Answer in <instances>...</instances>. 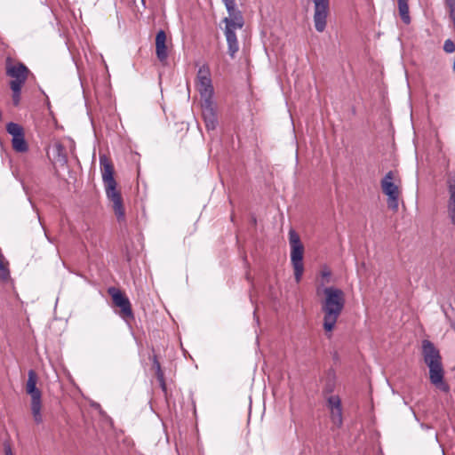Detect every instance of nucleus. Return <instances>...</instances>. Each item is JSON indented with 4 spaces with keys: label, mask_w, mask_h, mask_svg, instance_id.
Masks as SVG:
<instances>
[{
    "label": "nucleus",
    "mask_w": 455,
    "mask_h": 455,
    "mask_svg": "<svg viewBox=\"0 0 455 455\" xmlns=\"http://www.w3.org/2000/svg\"><path fill=\"white\" fill-rule=\"evenodd\" d=\"M316 294L323 295L321 308L323 313V326L325 331L331 332L345 307V293L336 286L317 287Z\"/></svg>",
    "instance_id": "obj_1"
},
{
    "label": "nucleus",
    "mask_w": 455,
    "mask_h": 455,
    "mask_svg": "<svg viewBox=\"0 0 455 455\" xmlns=\"http://www.w3.org/2000/svg\"><path fill=\"white\" fill-rule=\"evenodd\" d=\"M422 355L424 363L429 370L430 383L437 389L448 393L450 387L444 380L442 356L437 347L428 339L422 341Z\"/></svg>",
    "instance_id": "obj_2"
},
{
    "label": "nucleus",
    "mask_w": 455,
    "mask_h": 455,
    "mask_svg": "<svg viewBox=\"0 0 455 455\" xmlns=\"http://www.w3.org/2000/svg\"><path fill=\"white\" fill-rule=\"evenodd\" d=\"M100 165L102 181L107 198L112 203V208L118 221L124 220V208L117 183L114 178V167L110 160L105 156H100Z\"/></svg>",
    "instance_id": "obj_3"
},
{
    "label": "nucleus",
    "mask_w": 455,
    "mask_h": 455,
    "mask_svg": "<svg viewBox=\"0 0 455 455\" xmlns=\"http://www.w3.org/2000/svg\"><path fill=\"white\" fill-rule=\"evenodd\" d=\"M289 243L291 246V262L294 269V277L296 282L299 283L304 272V247L299 235L294 229H291L289 231Z\"/></svg>",
    "instance_id": "obj_4"
},
{
    "label": "nucleus",
    "mask_w": 455,
    "mask_h": 455,
    "mask_svg": "<svg viewBox=\"0 0 455 455\" xmlns=\"http://www.w3.org/2000/svg\"><path fill=\"white\" fill-rule=\"evenodd\" d=\"M382 192L387 196V207L393 212H397L399 207L400 189L394 182V172L389 171L380 182Z\"/></svg>",
    "instance_id": "obj_5"
},
{
    "label": "nucleus",
    "mask_w": 455,
    "mask_h": 455,
    "mask_svg": "<svg viewBox=\"0 0 455 455\" xmlns=\"http://www.w3.org/2000/svg\"><path fill=\"white\" fill-rule=\"evenodd\" d=\"M223 22L225 23L224 33L228 44V54L231 58H234L239 50L236 30L241 29L243 27L244 20L243 18H240L239 20L231 18H224Z\"/></svg>",
    "instance_id": "obj_6"
},
{
    "label": "nucleus",
    "mask_w": 455,
    "mask_h": 455,
    "mask_svg": "<svg viewBox=\"0 0 455 455\" xmlns=\"http://www.w3.org/2000/svg\"><path fill=\"white\" fill-rule=\"evenodd\" d=\"M196 88L200 93L202 101L213 100L214 90L212 82L211 71L208 65L204 64L197 71Z\"/></svg>",
    "instance_id": "obj_7"
},
{
    "label": "nucleus",
    "mask_w": 455,
    "mask_h": 455,
    "mask_svg": "<svg viewBox=\"0 0 455 455\" xmlns=\"http://www.w3.org/2000/svg\"><path fill=\"white\" fill-rule=\"evenodd\" d=\"M6 131L12 136V146L16 152L25 153L28 150L24 129L21 125L10 122L6 125Z\"/></svg>",
    "instance_id": "obj_8"
},
{
    "label": "nucleus",
    "mask_w": 455,
    "mask_h": 455,
    "mask_svg": "<svg viewBox=\"0 0 455 455\" xmlns=\"http://www.w3.org/2000/svg\"><path fill=\"white\" fill-rule=\"evenodd\" d=\"M108 291L114 304L120 308V315L124 319H133L134 315L129 299L117 288L110 287Z\"/></svg>",
    "instance_id": "obj_9"
},
{
    "label": "nucleus",
    "mask_w": 455,
    "mask_h": 455,
    "mask_svg": "<svg viewBox=\"0 0 455 455\" xmlns=\"http://www.w3.org/2000/svg\"><path fill=\"white\" fill-rule=\"evenodd\" d=\"M29 73L28 68L22 63L11 64L7 62L6 74L12 78L10 86L18 84L19 87H22L28 78Z\"/></svg>",
    "instance_id": "obj_10"
},
{
    "label": "nucleus",
    "mask_w": 455,
    "mask_h": 455,
    "mask_svg": "<svg viewBox=\"0 0 455 455\" xmlns=\"http://www.w3.org/2000/svg\"><path fill=\"white\" fill-rule=\"evenodd\" d=\"M326 406L332 424L338 428L341 427L343 424V410L339 396L336 395L328 396Z\"/></svg>",
    "instance_id": "obj_11"
},
{
    "label": "nucleus",
    "mask_w": 455,
    "mask_h": 455,
    "mask_svg": "<svg viewBox=\"0 0 455 455\" xmlns=\"http://www.w3.org/2000/svg\"><path fill=\"white\" fill-rule=\"evenodd\" d=\"M201 107L207 130H214L218 124L214 100L202 101Z\"/></svg>",
    "instance_id": "obj_12"
},
{
    "label": "nucleus",
    "mask_w": 455,
    "mask_h": 455,
    "mask_svg": "<svg viewBox=\"0 0 455 455\" xmlns=\"http://www.w3.org/2000/svg\"><path fill=\"white\" fill-rule=\"evenodd\" d=\"M166 35L164 30H159L156 36V53L157 59L164 63L168 58V51L166 47Z\"/></svg>",
    "instance_id": "obj_13"
},
{
    "label": "nucleus",
    "mask_w": 455,
    "mask_h": 455,
    "mask_svg": "<svg viewBox=\"0 0 455 455\" xmlns=\"http://www.w3.org/2000/svg\"><path fill=\"white\" fill-rule=\"evenodd\" d=\"M449 200H448V215L453 225H455V178H450L447 180Z\"/></svg>",
    "instance_id": "obj_14"
},
{
    "label": "nucleus",
    "mask_w": 455,
    "mask_h": 455,
    "mask_svg": "<svg viewBox=\"0 0 455 455\" xmlns=\"http://www.w3.org/2000/svg\"><path fill=\"white\" fill-rule=\"evenodd\" d=\"M37 377L34 371L28 373L26 391L31 396V401L41 399V391L36 387Z\"/></svg>",
    "instance_id": "obj_15"
},
{
    "label": "nucleus",
    "mask_w": 455,
    "mask_h": 455,
    "mask_svg": "<svg viewBox=\"0 0 455 455\" xmlns=\"http://www.w3.org/2000/svg\"><path fill=\"white\" fill-rule=\"evenodd\" d=\"M52 153L55 161L60 163V164L64 165L68 163V156L65 151V146L64 144L60 142H55L52 146Z\"/></svg>",
    "instance_id": "obj_16"
},
{
    "label": "nucleus",
    "mask_w": 455,
    "mask_h": 455,
    "mask_svg": "<svg viewBox=\"0 0 455 455\" xmlns=\"http://www.w3.org/2000/svg\"><path fill=\"white\" fill-rule=\"evenodd\" d=\"M222 2L228 14L227 18H231L236 20H239L240 18H243L242 12L236 7L235 0H222Z\"/></svg>",
    "instance_id": "obj_17"
},
{
    "label": "nucleus",
    "mask_w": 455,
    "mask_h": 455,
    "mask_svg": "<svg viewBox=\"0 0 455 455\" xmlns=\"http://www.w3.org/2000/svg\"><path fill=\"white\" fill-rule=\"evenodd\" d=\"M399 15L406 25L411 23L408 0H397Z\"/></svg>",
    "instance_id": "obj_18"
},
{
    "label": "nucleus",
    "mask_w": 455,
    "mask_h": 455,
    "mask_svg": "<svg viewBox=\"0 0 455 455\" xmlns=\"http://www.w3.org/2000/svg\"><path fill=\"white\" fill-rule=\"evenodd\" d=\"M42 402L41 399L31 401V412L36 423L40 424L43 422V415L41 413Z\"/></svg>",
    "instance_id": "obj_19"
},
{
    "label": "nucleus",
    "mask_w": 455,
    "mask_h": 455,
    "mask_svg": "<svg viewBox=\"0 0 455 455\" xmlns=\"http://www.w3.org/2000/svg\"><path fill=\"white\" fill-rule=\"evenodd\" d=\"M10 279V270L8 268V262L5 261L4 257L0 253V281L5 283Z\"/></svg>",
    "instance_id": "obj_20"
},
{
    "label": "nucleus",
    "mask_w": 455,
    "mask_h": 455,
    "mask_svg": "<svg viewBox=\"0 0 455 455\" xmlns=\"http://www.w3.org/2000/svg\"><path fill=\"white\" fill-rule=\"evenodd\" d=\"M11 90L12 91V102L14 106H18L20 102V95H21V88L19 87L18 84H15L14 86H10Z\"/></svg>",
    "instance_id": "obj_21"
},
{
    "label": "nucleus",
    "mask_w": 455,
    "mask_h": 455,
    "mask_svg": "<svg viewBox=\"0 0 455 455\" xmlns=\"http://www.w3.org/2000/svg\"><path fill=\"white\" fill-rule=\"evenodd\" d=\"M321 276H322V279H323V283L320 287H325L324 284L325 283H329L331 282V272L329 268L325 267L323 268L322 271H321Z\"/></svg>",
    "instance_id": "obj_22"
},
{
    "label": "nucleus",
    "mask_w": 455,
    "mask_h": 455,
    "mask_svg": "<svg viewBox=\"0 0 455 455\" xmlns=\"http://www.w3.org/2000/svg\"><path fill=\"white\" fill-rule=\"evenodd\" d=\"M154 366H155V367H156V369L157 378H158V379H159V380L161 381V384H162L163 388H165V384H164V374H163V372H162L160 363H159V362L156 360V358H155V359H154Z\"/></svg>",
    "instance_id": "obj_23"
},
{
    "label": "nucleus",
    "mask_w": 455,
    "mask_h": 455,
    "mask_svg": "<svg viewBox=\"0 0 455 455\" xmlns=\"http://www.w3.org/2000/svg\"><path fill=\"white\" fill-rule=\"evenodd\" d=\"M443 50L447 53L453 52L455 51V44L453 43V41L451 39L445 40L443 44Z\"/></svg>",
    "instance_id": "obj_24"
},
{
    "label": "nucleus",
    "mask_w": 455,
    "mask_h": 455,
    "mask_svg": "<svg viewBox=\"0 0 455 455\" xmlns=\"http://www.w3.org/2000/svg\"><path fill=\"white\" fill-rule=\"evenodd\" d=\"M65 141L68 143L70 151L73 153L75 150V141L71 138L65 139Z\"/></svg>",
    "instance_id": "obj_25"
},
{
    "label": "nucleus",
    "mask_w": 455,
    "mask_h": 455,
    "mask_svg": "<svg viewBox=\"0 0 455 455\" xmlns=\"http://www.w3.org/2000/svg\"><path fill=\"white\" fill-rule=\"evenodd\" d=\"M5 455H12V449L9 445L5 446Z\"/></svg>",
    "instance_id": "obj_26"
},
{
    "label": "nucleus",
    "mask_w": 455,
    "mask_h": 455,
    "mask_svg": "<svg viewBox=\"0 0 455 455\" xmlns=\"http://www.w3.org/2000/svg\"><path fill=\"white\" fill-rule=\"evenodd\" d=\"M420 427H421L422 429H424V430H427V429H429V428H430V427H429V426H427V425H426V424H423V423H422V424H420Z\"/></svg>",
    "instance_id": "obj_27"
},
{
    "label": "nucleus",
    "mask_w": 455,
    "mask_h": 455,
    "mask_svg": "<svg viewBox=\"0 0 455 455\" xmlns=\"http://www.w3.org/2000/svg\"><path fill=\"white\" fill-rule=\"evenodd\" d=\"M451 327L455 331V322L451 323Z\"/></svg>",
    "instance_id": "obj_28"
},
{
    "label": "nucleus",
    "mask_w": 455,
    "mask_h": 455,
    "mask_svg": "<svg viewBox=\"0 0 455 455\" xmlns=\"http://www.w3.org/2000/svg\"><path fill=\"white\" fill-rule=\"evenodd\" d=\"M45 235H47L45 234ZM46 238H47V240H48L50 243H52V239H51L50 237L46 236Z\"/></svg>",
    "instance_id": "obj_29"
},
{
    "label": "nucleus",
    "mask_w": 455,
    "mask_h": 455,
    "mask_svg": "<svg viewBox=\"0 0 455 455\" xmlns=\"http://www.w3.org/2000/svg\"><path fill=\"white\" fill-rule=\"evenodd\" d=\"M328 391H329V392H331V391H332V387H328Z\"/></svg>",
    "instance_id": "obj_30"
},
{
    "label": "nucleus",
    "mask_w": 455,
    "mask_h": 455,
    "mask_svg": "<svg viewBox=\"0 0 455 455\" xmlns=\"http://www.w3.org/2000/svg\"><path fill=\"white\" fill-rule=\"evenodd\" d=\"M413 416L415 417V419H417V416H416V413L413 411Z\"/></svg>",
    "instance_id": "obj_31"
},
{
    "label": "nucleus",
    "mask_w": 455,
    "mask_h": 455,
    "mask_svg": "<svg viewBox=\"0 0 455 455\" xmlns=\"http://www.w3.org/2000/svg\"><path fill=\"white\" fill-rule=\"evenodd\" d=\"M443 455H445L443 451Z\"/></svg>",
    "instance_id": "obj_32"
}]
</instances>
